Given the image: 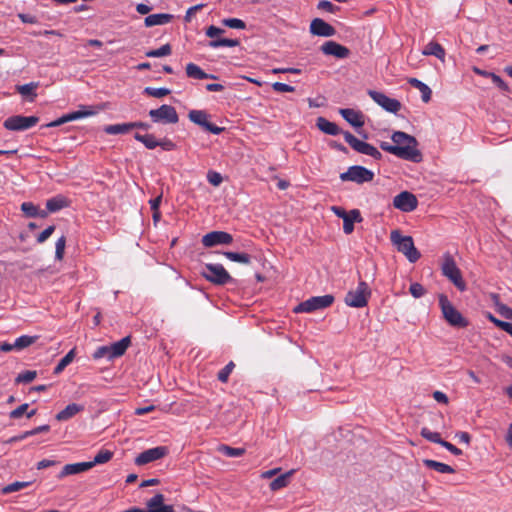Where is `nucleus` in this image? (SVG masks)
I'll return each instance as SVG.
<instances>
[{
    "label": "nucleus",
    "mask_w": 512,
    "mask_h": 512,
    "mask_svg": "<svg viewBox=\"0 0 512 512\" xmlns=\"http://www.w3.org/2000/svg\"><path fill=\"white\" fill-rule=\"evenodd\" d=\"M391 139L394 143L393 145L388 142H381L380 148L400 159L414 163H420L422 161L423 155L418 149V141L414 136L402 131H395Z\"/></svg>",
    "instance_id": "nucleus-1"
},
{
    "label": "nucleus",
    "mask_w": 512,
    "mask_h": 512,
    "mask_svg": "<svg viewBox=\"0 0 512 512\" xmlns=\"http://www.w3.org/2000/svg\"><path fill=\"white\" fill-rule=\"evenodd\" d=\"M390 240L409 262L415 263L420 259L421 254L415 247L411 236H403L398 230H393L390 234Z\"/></svg>",
    "instance_id": "nucleus-2"
},
{
    "label": "nucleus",
    "mask_w": 512,
    "mask_h": 512,
    "mask_svg": "<svg viewBox=\"0 0 512 512\" xmlns=\"http://www.w3.org/2000/svg\"><path fill=\"white\" fill-rule=\"evenodd\" d=\"M441 271L442 274L448 278L457 289L460 291H464L466 289V283L462 278V273L451 254L445 253L443 255Z\"/></svg>",
    "instance_id": "nucleus-3"
},
{
    "label": "nucleus",
    "mask_w": 512,
    "mask_h": 512,
    "mask_svg": "<svg viewBox=\"0 0 512 512\" xmlns=\"http://www.w3.org/2000/svg\"><path fill=\"white\" fill-rule=\"evenodd\" d=\"M371 289L365 281H360L355 289L349 290L344 302L349 307L363 308L368 304Z\"/></svg>",
    "instance_id": "nucleus-4"
},
{
    "label": "nucleus",
    "mask_w": 512,
    "mask_h": 512,
    "mask_svg": "<svg viewBox=\"0 0 512 512\" xmlns=\"http://www.w3.org/2000/svg\"><path fill=\"white\" fill-rule=\"evenodd\" d=\"M439 304L442 310L444 319L454 327H466L468 321L462 314L452 305L445 295L439 296Z\"/></svg>",
    "instance_id": "nucleus-5"
},
{
    "label": "nucleus",
    "mask_w": 512,
    "mask_h": 512,
    "mask_svg": "<svg viewBox=\"0 0 512 512\" xmlns=\"http://www.w3.org/2000/svg\"><path fill=\"white\" fill-rule=\"evenodd\" d=\"M201 275L211 283L224 285L233 281V278L221 264H206Z\"/></svg>",
    "instance_id": "nucleus-6"
},
{
    "label": "nucleus",
    "mask_w": 512,
    "mask_h": 512,
    "mask_svg": "<svg viewBox=\"0 0 512 512\" xmlns=\"http://www.w3.org/2000/svg\"><path fill=\"white\" fill-rule=\"evenodd\" d=\"M334 302V296L327 294L323 296L311 297L300 304H298L293 311L295 313H310L319 309H324L331 306Z\"/></svg>",
    "instance_id": "nucleus-7"
},
{
    "label": "nucleus",
    "mask_w": 512,
    "mask_h": 512,
    "mask_svg": "<svg viewBox=\"0 0 512 512\" xmlns=\"http://www.w3.org/2000/svg\"><path fill=\"white\" fill-rule=\"evenodd\" d=\"M343 136H344L345 141L356 152L371 156L372 158H374L376 160H380L382 158V154L376 147H374L373 145H371L369 143L359 140L349 131L344 132Z\"/></svg>",
    "instance_id": "nucleus-8"
},
{
    "label": "nucleus",
    "mask_w": 512,
    "mask_h": 512,
    "mask_svg": "<svg viewBox=\"0 0 512 512\" xmlns=\"http://www.w3.org/2000/svg\"><path fill=\"white\" fill-rule=\"evenodd\" d=\"M373 178L374 173L371 170L359 165L350 166L346 172L340 174L341 181H351L357 184L370 182Z\"/></svg>",
    "instance_id": "nucleus-9"
},
{
    "label": "nucleus",
    "mask_w": 512,
    "mask_h": 512,
    "mask_svg": "<svg viewBox=\"0 0 512 512\" xmlns=\"http://www.w3.org/2000/svg\"><path fill=\"white\" fill-rule=\"evenodd\" d=\"M149 116L155 123L175 124L179 121L176 109L167 104H163L157 109L150 110Z\"/></svg>",
    "instance_id": "nucleus-10"
},
{
    "label": "nucleus",
    "mask_w": 512,
    "mask_h": 512,
    "mask_svg": "<svg viewBox=\"0 0 512 512\" xmlns=\"http://www.w3.org/2000/svg\"><path fill=\"white\" fill-rule=\"evenodd\" d=\"M39 121V118L37 116H22V115H15L8 117L4 123L3 126L7 130L11 131H23L27 130L33 126H35Z\"/></svg>",
    "instance_id": "nucleus-11"
},
{
    "label": "nucleus",
    "mask_w": 512,
    "mask_h": 512,
    "mask_svg": "<svg viewBox=\"0 0 512 512\" xmlns=\"http://www.w3.org/2000/svg\"><path fill=\"white\" fill-rule=\"evenodd\" d=\"M188 118L191 122L201 126L212 134L218 135L224 131L223 127H218L215 124L210 123L208 121L209 115L203 110H191L188 113Z\"/></svg>",
    "instance_id": "nucleus-12"
},
{
    "label": "nucleus",
    "mask_w": 512,
    "mask_h": 512,
    "mask_svg": "<svg viewBox=\"0 0 512 512\" xmlns=\"http://www.w3.org/2000/svg\"><path fill=\"white\" fill-rule=\"evenodd\" d=\"M393 205L403 212H411L417 208L418 200L414 194L403 191L394 197Z\"/></svg>",
    "instance_id": "nucleus-13"
},
{
    "label": "nucleus",
    "mask_w": 512,
    "mask_h": 512,
    "mask_svg": "<svg viewBox=\"0 0 512 512\" xmlns=\"http://www.w3.org/2000/svg\"><path fill=\"white\" fill-rule=\"evenodd\" d=\"M369 96L383 109L391 113H397L401 108V103L397 99L390 98L382 92L370 90Z\"/></svg>",
    "instance_id": "nucleus-14"
},
{
    "label": "nucleus",
    "mask_w": 512,
    "mask_h": 512,
    "mask_svg": "<svg viewBox=\"0 0 512 512\" xmlns=\"http://www.w3.org/2000/svg\"><path fill=\"white\" fill-rule=\"evenodd\" d=\"M420 435L430 442L441 445L442 447L446 448L449 452H451L455 456L462 455L461 449L457 448L455 445L451 444L450 442L441 439L439 433L432 432L427 427H423L421 429Z\"/></svg>",
    "instance_id": "nucleus-15"
},
{
    "label": "nucleus",
    "mask_w": 512,
    "mask_h": 512,
    "mask_svg": "<svg viewBox=\"0 0 512 512\" xmlns=\"http://www.w3.org/2000/svg\"><path fill=\"white\" fill-rule=\"evenodd\" d=\"M233 241L231 234L225 231H212L207 233L202 238V244L205 247H214L220 244H230Z\"/></svg>",
    "instance_id": "nucleus-16"
},
{
    "label": "nucleus",
    "mask_w": 512,
    "mask_h": 512,
    "mask_svg": "<svg viewBox=\"0 0 512 512\" xmlns=\"http://www.w3.org/2000/svg\"><path fill=\"white\" fill-rule=\"evenodd\" d=\"M95 113L96 112L92 109V107H82V109L78 111H74L66 115H63L62 117L46 124L45 127H58L70 121H74L83 117L92 116Z\"/></svg>",
    "instance_id": "nucleus-17"
},
{
    "label": "nucleus",
    "mask_w": 512,
    "mask_h": 512,
    "mask_svg": "<svg viewBox=\"0 0 512 512\" xmlns=\"http://www.w3.org/2000/svg\"><path fill=\"white\" fill-rule=\"evenodd\" d=\"M167 454V448L164 446H158L151 448L140 453L136 459L135 464L141 466L150 462L156 461L163 458Z\"/></svg>",
    "instance_id": "nucleus-18"
},
{
    "label": "nucleus",
    "mask_w": 512,
    "mask_h": 512,
    "mask_svg": "<svg viewBox=\"0 0 512 512\" xmlns=\"http://www.w3.org/2000/svg\"><path fill=\"white\" fill-rule=\"evenodd\" d=\"M320 51L328 56H334L337 59H345L350 55V50L335 41H327L321 47Z\"/></svg>",
    "instance_id": "nucleus-19"
},
{
    "label": "nucleus",
    "mask_w": 512,
    "mask_h": 512,
    "mask_svg": "<svg viewBox=\"0 0 512 512\" xmlns=\"http://www.w3.org/2000/svg\"><path fill=\"white\" fill-rule=\"evenodd\" d=\"M310 33L320 37H332L336 34V29L321 18H315L310 23Z\"/></svg>",
    "instance_id": "nucleus-20"
},
{
    "label": "nucleus",
    "mask_w": 512,
    "mask_h": 512,
    "mask_svg": "<svg viewBox=\"0 0 512 512\" xmlns=\"http://www.w3.org/2000/svg\"><path fill=\"white\" fill-rule=\"evenodd\" d=\"M164 495L161 493H157L150 500L147 501V509L146 512H175L172 505L164 504Z\"/></svg>",
    "instance_id": "nucleus-21"
},
{
    "label": "nucleus",
    "mask_w": 512,
    "mask_h": 512,
    "mask_svg": "<svg viewBox=\"0 0 512 512\" xmlns=\"http://www.w3.org/2000/svg\"><path fill=\"white\" fill-rule=\"evenodd\" d=\"M341 116L353 127L359 128L364 125V116L361 112L350 108L340 109Z\"/></svg>",
    "instance_id": "nucleus-22"
},
{
    "label": "nucleus",
    "mask_w": 512,
    "mask_h": 512,
    "mask_svg": "<svg viewBox=\"0 0 512 512\" xmlns=\"http://www.w3.org/2000/svg\"><path fill=\"white\" fill-rule=\"evenodd\" d=\"M91 469V464L88 462H80L73 464H66L58 475V478H64L69 475H75Z\"/></svg>",
    "instance_id": "nucleus-23"
},
{
    "label": "nucleus",
    "mask_w": 512,
    "mask_h": 512,
    "mask_svg": "<svg viewBox=\"0 0 512 512\" xmlns=\"http://www.w3.org/2000/svg\"><path fill=\"white\" fill-rule=\"evenodd\" d=\"M316 126L323 133L332 135V136H335L338 134H343L345 132V131H342L336 123L331 122L324 117L317 118Z\"/></svg>",
    "instance_id": "nucleus-24"
},
{
    "label": "nucleus",
    "mask_w": 512,
    "mask_h": 512,
    "mask_svg": "<svg viewBox=\"0 0 512 512\" xmlns=\"http://www.w3.org/2000/svg\"><path fill=\"white\" fill-rule=\"evenodd\" d=\"M422 54L425 56H435L440 61L444 62L446 52L441 44L435 41H431L425 46V48L422 51Z\"/></svg>",
    "instance_id": "nucleus-25"
},
{
    "label": "nucleus",
    "mask_w": 512,
    "mask_h": 512,
    "mask_svg": "<svg viewBox=\"0 0 512 512\" xmlns=\"http://www.w3.org/2000/svg\"><path fill=\"white\" fill-rule=\"evenodd\" d=\"M84 410V406L76 403L67 405L63 410L56 414L58 421H67L79 412Z\"/></svg>",
    "instance_id": "nucleus-26"
},
{
    "label": "nucleus",
    "mask_w": 512,
    "mask_h": 512,
    "mask_svg": "<svg viewBox=\"0 0 512 512\" xmlns=\"http://www.w3.org/2000/svg\"><path fill=\"white\" fill-rule=\"evenodd\" d=\"M173 19L172 14L168 13H159V14H152L145 18L144 23L146 27H153L157 25H164L169 22H171Z\"/></svg>",
    "instance_id": "nucleus-27"
},
{
    "label": "nucleus",
    "mask_w": 512,
    "mask_h": 512,
    "mask_svg": "<svg viewBox=\"0 0 512 512\" xmlns=\"http://www.w3.org/2000/svg\"><path fill=\"white\" fill-rule=\"evenodd\" d=\"M130 344H131V338H130V336H126V337L122 338L121 340L109 345L110 351H111V357L114 359V358H118V357H121L122 355H124V353L126 352L127 348L130 346Z\"/></svg>",
    "instance_id": "nucleus-28"
},
{
    "label": "nucleus",
    "mask_w": 512,
    "mask_h": 512,
    "mask_svg": "<svg viewBox=\"0 0 512 512\" xmlns=\"http://www.w3.org/2000/svg\"><path fill=\"white\" fill-rule=\"evenodd\" d=\"M362 217L358 209L349 211V216L343 219V231L345 234H351L354 230V223L361 222Z\"/></svg>",
    "instance_id": "nucleus-29"
},
{
    "label": "nucleus",
    "mask_w": 512,
    "mask_h": 512,
    "mask_svg": "<svg viewBox=\"0 0 512 512\" xmlns=\"http://www.w3.org/2000/svg\"><path fill=\"white\" fill-rule=\"evenodd\" d=\"M50 431V426L45 424V425H41V426H38L32 430H28V431H25L17 436H13L11 438H9L8 440L5 441L6 444H11V443H14V442H17V441H21V440H24L26 439L27 437H30V436H34V435H37L39 433H43V432H49Z\"/></svg>",
    "instance_id": "nucleus-30"
},
{
    "label": "nucleus",
    "mask_w": 512,
    "mask_h": 512,
    "mask_svg": "<svg viewBox=\"0 0 512 512\" xmlns=\"http://www.w3.org/2000/svg\"><path fill=\"white\" fill-rule=\"evenodd\" d=\"M408 83L421 92V98L423 102L427 103L431 100L432 91L428 85L418 80L417 78L408 79Z\"/></svg>",
    "instance_id": "nucleus-31"
},
{
    "label": "nucleus",
    "mask_w": 512,
    "mask_h": 512,
    "mask_svg": "<svg viewBox=\"0 0 512 512\" xmlns=\"http://www.w3.org/2000/svg\"><path fill=\"white\" fill-rule=\"evenodd\" d=\"M423 464L430 468V469H433L439 473H442V474H453L455 473V469L453 467H451L450 465L448 464H445V463H442V462H438V461H435V460H431V459H424L423 460Z\"/></svg>",
    "instance_id": "nucleus-32"
},
{
    "label": "nucleus",
    "mask_w": 512,
    "mask_h": 512,
    "mask_svg": "<svg viewBox=\"0 0 512 512\" xmlns=\"http://www.w3.org/2000/svg\"><path fill=\"white\" fill-rule=\"evenodd\" d=\"M21 210L27 217H41L45 218L47 216V211L39 210V208L34 205L32 202H23L21 204Z\"/></svg>",
    "instance_id": "nucleus-33"
},
{
    "label": "nucleus",
    "mask_w": 512,
    "mask_h": 512,
    "mask_svg": "<svg viewBox=\"0 0 512 512\" xmlns=\"http://www.w3.org/2000/svg\"><path fill=\"white\" fill-rule=\"evenodd\" d=\"M67 206H68V201L66 200V198L61 197V196L53 197V198L47 200V202H46L47 213L48 212H57Z\"/></svg>",
    "instance_id": "nucleus-34"
},
{
    "label": "nucleus",
    "mask_w": 512,
    "mask_h": 512,
    "mask_svg": "<svg viewBox=\"0 0 512 512\" xmlns=\"http://www.w3.org/2000/svg\"><path fill=\"white\" fill-rule=\"evenodd\" d=\"M39 336H29V335H22L18 337L15 342L13 343V347L16 351H21L32 344H34L38 340Z\"/></svg>",
    "instance_id": "nucleus-35"
},
{
    "label": "nucleus",
    "mask_w": 512,
    "mask_h": 512,
    "mask_svg": "<svg viewBox=\"0 0 512 512\" xmlns=\"http://www.w3.org/2000/svg\"><path fill=\"white\" fill-rule=\"evenodd\" d=\"M186 74L189 78L193 79H207L208 73L203 71L198 65L194 63H188L186 65Z\"/></svg>",
    "instance_id": "nucleus-36"
},
{
    "label": "nucleus",
    "mask_w": 512,
    "mask_h": 512,
    "mask_svg": "<svg viewBox=\"0 0 512 512\" xmlns=\"http://www.w3.org/2000/svg\"><path fill=\"white\" fill-rule=\"evenodd\" d=\"M134 138L137 141L143 143L147 149H154L158 146V140L153 134L142 135L140 133H135Z\"/></svg>",
    "instance_id": "nucleus-37"
},
{
    "label": "nucleus",
    "mask_w": 512,
    "mask_h": 512,
    "mask_svg": "<svg viewBox=\"0 0 512 512\" xmlns=\"http://www.w3.org/2000/svg\"><path fill=\"white\" fill-rule=\"evenodd\" d=\"M293 471H289L285 474H282L280 476H278L277 478H275L273 481H271L270 483V489L272 491H277L281 488H284L288 485L289 483V479L292 475Z\"/></svg>",
    "instance_id": "nucleus-38"
},
{
    "label": "nucleus",
    "mask_w": 512,
    "mask_h": 512,
    "mask_svg": "<svg viewBox=\"0 0 512 512\" xmlns=\"http://www.w3.org/2000/svg\"><path fill=\"white\" fill-rule=\"evenodd\" d=\"M494 305L496 307V311L505 319L512 321V308L501 303L499 301V296L497 294L493 295Z\"/></svg>",
    "instance_id": "nucleus-39"
},
{
    "label": "nucleus",
    "mask_w": 512,
    "mask_h": 512,
    "mask_svg": "<svg viewBox=\"0 0 512 512\" xmlns=\"http://www.w3.org/2000/svg\"><path fill=\"white\" fill-rule=\"evenodd\" d=\"M104 131L109 135L125 134L130 131V123L107 125Z\"/></svg>",
    "instance_id": "nucleus-40"
},
{
    "label": "nucleus",
    "mask_w": 512,
    "mask_h": 512,
    "mask_svg": "<svg viewBox=\"0 0 512 512\" xmlns=\"http://www.w3.org/2000/svg\"><path fill=\"white\" fill-rule=\"evenodd\" d=\"M37 87H38V83L31 82L28 84L19 85V86H17L16 89L22 96H30L31 97L30 100L33 101L34 98L37 96V94L35 92Z\"/></svg>",
    "instance_id": "nucleus-41"
},
{
    "label": "nucleus",
    "mask_w": 512,
    "mask_h": 512,
    "mask_svg": "<svg viewBox=\"0 0 512 512\" xmlns=\"http://www.w3.org/2000/svg\"><path fill=\"white\" fill-rule=\"evenodd\" d=\"M75 349L70 350L54 368V374H60L74 359Z\"/></svg>",
    "instance_id": "nucleus-42"
},
{
    "label": "nucleus",
    "mask_w": 512,
    "mask_h": 512,
    "mask_svg": "<svg viewBox=\"0 0 512 512\" xmlns=\"http://www.w3.org/2000/svg\"><path fill=\"white\" fill-rule=\"evenodd\" d=\"M218 451L231 458L240 457L245 453L244 448H233L228 445H220Z\"/></svg>",
    "instance_id": "nucleus-43"
},
{
    "label": "nucleus",
    "mask_w": 512,
    "mask_h": 512,
    "mask_svg": "<svg viewBox=\"0 0 512 512\" xmlns=\"http://www.w3.org/2000/svg\"><path fill=\"white\" fill-rule=\"evenodd\" d=\"M113 453L109 450H100L94 457L93 461H89L91 468L97 464H103L111 460Z\"/></svg>",
    "instance_id": "nucleus-44"
},
{
    "label": "nucleus",
    "mask_w": 512,
    "mask_h": 512,
    "mask_svg": "<svg viewBox=\"0 0 512 512\" xmlns=\"http://www.w3.org/2000/svg\"><path fill=\"white\" fill-rule=\"evenodd\" d=\"M29 485H31V482H29V481H23V482L16 481V482H13L11 484L4 486L1 489V493L4 495L10 494V493L19 491L21 489H24V488L28 487Z\"/></svg>",
    "instance_id": "nucleus-45"
},
{
    "label": "nucleus",
    "mask_w": 512,
    "mask_h": 512,
    "mask_svg": "<svg viewBox=\"0 0 512 512\" xmlns=\"http://www.w3.org/2000/svg\"><path fill=\"white\" fill-rule=\"evenodd\" d=\"M240 44L238 39L219 38L209 42V46L212 48H218L221 46L236 47Z\"/></svg>",
    "instance_id": "nucleus-46"
},
{
    "label": "nucleus",
    "mask_w": 512,
    "mask_h": 512,
    "mask_svg": "<svg viewBox=\"0 0 512 512\" xmlns=\"http://www.w3.org/2000/svg\"><path fill=\"white\" fill-rule=\"evenodd\" d=\"M224 255L233 262L242 264H249L251 262V256L247 253L224 252Z\"/></svg>",
    "instance_id": "nucleus-47"
},
{
    "label": "nucleus",
    "mask_w": 512,
    "mask_h": 512,
    "mask_svg": "<svg viewBox=\"0 0 512 512\" xmlns=\"http://www.w3.org/2000/svg\"><path fill=\"white\" fill-rule=\"evenodd\" d=\"M171 51H172V49H171L170 44H165L158 49L147 51L145 55L147 57H163V56L170 55Z\"/></svg>",
    "instance_id": "nucleus-48"
},
{
    "label": "nucleus",
    "mask_w": 512,
    "mask_h": 512,
    "mask_svg": "<svg viewBox=\"0 0 512 512\" xmlns=\"http://www.w3.org/2000/svg\"><path fill=\"white\" fill-rule=\"evenodd\" d=\"M144 94L155 98H162L170 94V90L168 88L146 87L144 89Z\"/></svg>",
    "instance_id": "nucleus-49"
},
{
    "label": "nucleus",
    "mask_w": 512,
    "mask_h": 512,
    "mask_svg": "<svg viewBox=\"0 0 512 512\" xmlns=\"http://www.w3.org/2000/svg\"><path fill=\"white\" fill-rule=\"evenodd\" d=\"M37 376L36 371L32 370H26L20 374L15 379L16 383H30L32 382Z\"/></svg>",
    "instance_id": "nucleus-50"
},
{
    "label": "nucleus",
    "mask_w": 512,
    "mask_h": 512,
    "mask_svg": "<svg viewBox=\"0 0 512 512\" xmlns=\"http://www.w3.org/2000/svg\"><path fill=\"white\" fill-rule=\"evenodd\" d=\"M234 367H235V364L232 361H230L224 368H222L218 372V375H217L218 380L223 383L227 382Z\"/></svg>",
    "instance_id": "nucleus-51"
},
{
    "label": "nucleus",
    "mask_w": 512,
    "mask_h": 512,
    "mask_svg": "<svg viewBox=\"0 0 512 512\" xmlns=\"http://www.w3.org/2000/svg\"><path fill=\"white\" fill-rule=\"evenodd\" d=\"M92 357L95 360H98V359H101V358H104V357H106L108 360H112L113 359L111 357L110 346H100V347H98L94 351Z\"/></svg>",
    "instance_id": "nucleus-52"
},
{
    "label": "nucleus",
    "mask_w": 512,
    "mask_h": 512,
    "mask_svg": "<svg viewBox=\"0 0 512 512\" xmlns=\"http://www.w3.org/2000/svg\"><path fill=\"white\" fill-rule=\"evenodd\" d=\"M65 246H66V237L65 236H61L57 240L56 245H55V258L57 260H62L63 259L64 251H65Z\"/></svg>",
    "instance_id": "nucleus-53"
},
{
    "label": "nucleus",
    "mask_w": 512,
    "mask_h": 512,
    "mask_svg": "<svg viewBox=\"0 0 512 512\" xmlns=\"http://www.w3.org/2000/svg\"><path fill=\"white\" fill-rule=\"evenodd\" d=\"M223 24L233 29H244L246 27L245 22L238 18L224 19Z\"/></svg>",
    "instance_id": "nucleus-54"
},
{
    "label": "nucleus",
    "mask_w": 512,
    "mask_h": 512,
    "mask_svg": "<svg viewBox=\"0 0 512 512\" xmlns=\"http://www.w3.org/2000/svg\"><path fill=\"white\" fill-rule=\"evenodd\" d=\"M409 291L414 298H420L426 293L425 288L418 282L412 283L410 285Z\"/></svg>",
    "instance_id": "nucleus-55"
},
{
    "label": "nucleus",
    "mask_w": 512,
    "mask_h": 512,
    "mask_svg": "<svg viewBox=\"0 0 512 512\" xmlns=\"http://www.w3.org/2000/svg\"><path fill=\"white\" fill-rule=\"evenodd\" d=\"M28 407H29L28 403H24V404L18 406L16 409H14L10 412L9 417L11 419H18V418L22 417L27 412Z\"/></svg>",
    "instance_id": "nucleus-56"
},
{
    "label": "nucleus",
    "mask_w": 512,
    "mask_h": 512,
    "mask_svg": "<svg viewBox=\"0 0 512 512\" xmlns=\"http://www.w3.org/2000/svg\"><path fill=\"white\" fill-rule=\"evenodd\" d=\"M207 180L211 185L219 186L222 183L223 178L220 173L216 171H209L207 173Z\"/></svg>",
    "instance_id": "nucleus-57"
},
{
    "label": "nucleus",
    "mask_w": 512,
    "mask_h": 512,
    "mask_svg": "<svg viewBox=\"0 0 512 512\" xmlns=\"http://www.w3.org/2000/svg\"><path fill=\"white\" fill-rule=\"evenodd\" d=\"M55 231V226L50 225L45 230H43L37 237L38 243H44Z\"/></svg>",
    "instance_id": "nucleus-58"
},
{
    "label": "nucleus",
    "mask_w": 512,
    "mask_h": 512,
    "mask_svg": "<svg viewBox=\"0 0 512 512\" xmlns=\"http://www.w3.org/2000/svg\"><path fill=\"white\" fill-rule=\"evenodd\" d=\"M317 8L319 10L327 11L330 13H334L338 9L337 6H335L333 3L327 0L320 1L317 5Z\"/></svg>",
    "instance_id": "nucleus-59"
},
{
    "label": "nucleus",
    "mask_w": 512,
    "mask_h": 512,
    "mask_svg": "<svg viewBox=\"0 0 512 512\" xmlns=\"http://www.w3.org/2000/svg\"><path fill=\"white\" fill-rule=\"evenodd\" d=\"M490 76H491V79L493 81V83L499 88L501 89L502 91H505V92H509V87L508 85L503 81V79L494 74V73H490Z\"/></svg>",
    "instance_id": "nucleus-60"
},
{
    "label": "nucleus",
    "mask_w": 512,
    "mask_h": 512,
    "mask_svg": "<svg viewBox=\"0 0 512 512\" xmlns=\"http://www.w3.org/2000/svg\"><path fill=\"white\" fill-rule=\"evenodd\" d=\"M272 88L276 92H294L295 91V87L290 86L285 83H281V82L273 83Z\"/></svg>",
    "instance_id": "nucleus-61"
},
{
    "label": "nucleus",
    "mask_w": 512,
    "mask_h": 512,
    "mask_svg": "<svg viewBox=\"0 0 512 512\" xmlns=\"http://www.w3.org/2000/svg\"><path fill=\"white\" fill-rule=\"evenodd\" d=\"M158 146H160L163 150L165 151H172L176 148V144L168 139V138H164L162 140H159L158 141Z\"/></svg>",
    "instance_id": "nucleus-62"
},
{
    "label": "nucleus",
    "mask_w": 512,
    "mask_h": 512,
    "mask_svg": "<svg viewBox=\"0 0 512 512\" xmlns=\"http://www.w3.org/2000/svg\"><path fill=\"white\" fill-rule=\"evenodd\" d=\"M224 33V30L221 28H218L216 26H209L206 30V35L210 38H215L216 36Z\"/></svg>",
    "instance_id": "nucleus-63"
},
{
    "label": "nucleus",
    "mask_w": 512,
    "mask_h": 512,
    "mask_svg": "<svg viewBox=\"0 0 512 512\" xmlns=\"http://www.w3.org/2000/svg\"><path fill=\"white\" fill-rule=\"evenodd\" d=\"M433 398L439 402V403H442V404H448L449 402V399L447 397V395L441 391H435L433 392Z\"/></svg>",
    "instance_id": "nucleus-64"
}]
</instances>
